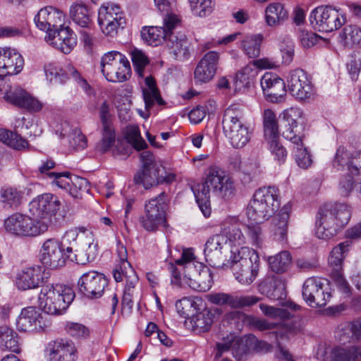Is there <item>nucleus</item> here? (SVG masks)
Masks as SVG:
<instances>
[{"mask_svg":"<svg viewBox=\"0 0 361 361\" xmlns=\"http://www.w3.org/2000/svg\"><path fill=\"white\" fill-rule=\"evenodd\" d=\"M65 16L53 6L41 8L35 16L36 26L47 32L45 41L61 52L69 54L76 45L75 35L69 27H62Z\"/></svg>","mask_w":361,"mask_h":361,"instance_id":"f257e3e1","label":"nucleus"},{"mask_svg":"<svg viewBox=\"0 0 361 361\" xmlns=\"http://www.w3.org/2000/svg\"><path fill=\"white\" fill-rule=\"evenodd\" d=\"M228 243L232 246H241L246 243V237L239 228L237 219L228 217L220 224L219 233L210 236L204 244V255L206 261L213 267L225 265Z\"/></svg>","mask_w":361,"mask_h":361,"instance_id":"f03ea898","label":"nucleus"},{"mask_svg":"<svg viewBox=\"0 0 361 361\" xmlns=\"http://www.w3.org/2000/svg\"><path fill=\"white\" fill-rule=\"evenodd\" d=\"M279 304L281 307L272 306V336H274L276 339L274 357L276 361H294L284 344L288 340L289 334H297L300 330V325L285 307L296 310L298 306L291 302Z\"/></svg>","mask_w":361,"mask_h":361,"instance_id":"7ed1b4c3","label":"nucleus"},{"mask_svg":"<svg viewBox=\"0 0 361 361\" xmlns=\"http://www.w3.org/2000/svg\"><path fill=\"white\" fill-rule=\"evenodd\" d=\"M351 216L352 209L347 204H324L317 216L316 236L324 240L332 238L349 223Z\"/></svg>","mask_w":361,"mask_h":361,"instance_id":"20e7f679","label":"nucleus"},{"mask_svg":"<svg viewBox=\"0 0 361 361\" xmlns=\"http://www.w3.org/2000/svg\"><path fill=\"white\" fill-rule=\"evenodd\" d=\"M60 243L68 259L78 264H84L94 260L98 253V245L92 237L79 236L76 229L66 231Z\"/></svg>","mask_w":361,"mask_h":361,"instance_id":"39448f33","label":"nucleus"},{"mask_svg":"<svg viewBox=\"0 0 361 361\" xmlns=\"http://www.w3.org/2000/svg\"><path fill=\"white\" fill-rule=\"evenodd\" d=\"M73 290L63 284L44 286L39 294L38 302L44 312L51 315L63 314L73 301Z\"/></svg>","mask_w":361,"mask_h":361,"instance_id":"423d86ee","label":"nucleus"},{"mask_svg":"<svg viewBox=\"0 0 361 361\" xmlns=\"http://www.w3.org/2000/svg\"><path fill=\"white\" fill-rule=\"evenodd\" d=\"M243 113L236 104L231 105L224 111L222 120L223 131L234 148H242L250 140L249 128L243 121Z\"/></svg>","mask_w":361,"mask_h":361,"instance_id":"0eeeda50","label":"nucleus"},{"mask_svg":"<svg viewBox=\"0 0 361 361\" xmlns=\"http://www.w3.org/2000/svg\"><path fill=\"white\" fill-rule=\"evenodd\" d=\"M310 21L314 30L331 32L338 30L346 23V15L341 8L321 6L311 11Z\"/></svg>","mask_w":361,"mask_h":361,"instance_id":"6e6552de","label":"nucleus"},{"mask_svg":"<svg viewBox=\"0 0 361 361\" xmlns=\"http://www.w3.org/2000/svg\"><path fill=\"white\" fill-rule=\"evenodd\" d=\"M200 190H212L216 195L228 197L234 194L235 187L231 176L216 166H210L206 173L205 181L197 186Z\"/></svg>","mask_w":361,"mask_h":361,"instance_id":"1a4fd4ad","label":"nucleus"},{"mask_svg":"<svg viewBox=\"0 0 361 361\" xmlns=\"http://www.w3.org/2000/svg\"><path fill=\"white\" fill-rule=\"evenodd\" d=\"M11 75L0 72V92L4 94V99L8 102L28 111H40L42 104L38 99L18 86L12 87L11 82L6 80V76Z\"/></svg>","mask_w":361,"mask_h":361,"instance_id":"9d476101","label":"nucleus"},{"mask_svg":"<svg viewBox=\"0 0 361 361\" xmlns=\"http://www.w3.org/2000/svg\"><path fill=\"white\" fill-rule=\"evenodd\" d=\"M61 207L58 197L51 193L37 196L29 204L30 212L37 218L38 224H46L45 232L51 224L52 217Z\"/></svg>","mask_w":361,"mask_h":361,"instance_id":"9b49d317","label":"nucleus"},{"mask_svg":"<svg viewBox=\"0 0 361 361\" xmlns=\"http://www.w3.org/2000/svg\"><path fill=\"white\" fill-rule=\"evenodd\" d=\"M126 23L125 14L118 5L105 3L99 8L98 24L104 35L115 36L118 29L123 28Z\"/></svg>","mask_w":361,"mask_h":361,"instance_id":"f8f14e48","label":"nucleus"},{"mask_svg":"<svg viewBox=\"0 0 361 361\" xmlns=\"http://www.w3.org/2000/svg\"><path fill=\"white\" fill-rule=\"evenodd\" d=\"M6 231L13 235L20 237H33L45 232L46 224H38L26 215L16 213L8 216L4 221Z\"/></svg>","mask_w":361,"mask_h":361,"instance_id":"ddd939ff","label":"nucleus"},{"mask_svg":"<svg viewBox=\"0 0 361 361\" xmlns=\"http://www.w3.org/2000/svg\"><path fill=\"white\" fill-rule=\"evenodd\" d=\"M44 71L47 79L50 82L63 84L71 78L87 95L93 94V89L87 80L72 65H68L65 70L61 69L55 63H49L44 66Z\"/></svg>","mask_w":361,"mask_h":361,"instance_id":"4468645a","label":"nucleus"},{"mask_svg":"<svg viewBox=\"0 0 361 361\" xmlns=\"http://www.w3.org/2000/svg\"><path fill=\"white\" fill-rule=\"evenodd\" d=\"M327 285V281L324 279L308 278L302 286L304 300L312 307H324L331 297Z\"/></svg>","mask_w":361,"mask_h":361,"instance_id":"2eb2a0df","label":"nucleus"},{"mask_svg":"<svg viewBox=\"0 0 361 361\" xmlns=\"http://www.w3.org/2000/svg\"><path fill=\"white\" fill-rule=\"evenodd\" d=\"M166 200L164 192L152 198L145 204V216L142 218V224L145 230L154 231L165 222Z\"/></svg>","mask_w":361,"mask_h":361,"instance_id":"dca6fc26","label":"nucleus"},{"mask_svg":"<svg viewBox=\"0 0 361 361\" xmlns=\"http://www.w3.org/2000/svg\"><path fill=\"white\" fill-rule=\"evenodd\" d=\"M107 286L108 280L106 276L96 271L84 273L78 281L79 292L90 299L101 298Z\"/></svg>","mask_w":361,"mask_h":361,"instance_id":"f3484780","label":"nucleus"},{"mask_svg":"<svg viewBox=\"0 0 361 361\" xmlns=\"http://www.w3.org/2000/svg\"><path fill=\"white\" fill-rule=\"evenodd\" d=\"M243 255L246 257L240 264L232 266L235 279L243 285H249L255 279L258 270L259 257L254 250H243Z\"/></svg>","mask_w":361,"mask_h":361,"instance_id":"a211bd4d","label":"nucleus"},{"mask_svg":"<svg viewBox=\"0 0 361 361\" xmlns=\"http://www.w3.org/2000/svg\"><path fill=\"white\" fill-rule=\"evenodd\" d=\"M270 187L257 190L253 200L247 207L246 214L248 219L256 224H261L269 219L268 202L271 199Z\"/></svg>","mask_w":361,"mask_h":361,"instance_id":"6ab92c4d","label":"nucleus"},{"mask_svg":"<svg viewBox=\"0 0 361 361\" xmlns=\"http://www.w3.org/2000/svg\"><path fill=\"white\" fill-rule=\"evenodd\" d=\"M40 256L42 263L50 269L63 267L68 259L62 249L60 241L54 238L47 239L44 242Z\"/></svg>","mask_w":361,"mask_h":361,"instance_id":"aec40b11","label":"nucleus"},{"mask_svg":"<svg viewBox=\"0 0 361 361\" xmlns=\"http://www.w3.org/2000/svg\"><path fill=\"white\" fill-rule=\"evenodd\" d=\"M219 54L214 51L206 53L197 64L194 71L196 84L207 83L212 80L216 73Z\"/></svg>","mask_w":361,"mask_h":361,"instance_id":"412c9836","label":"nucleus"},{"mask_svg":"<svg viewBox=\"0 0 361 361\" xmlns=\"http://www.w3.org/2000/svg\"><path fill=\"white\" fill-rule=\"evenodd\" d=\"M288 86L290 94L297 99L304 100L312 94V86L307 73L300 68L290 72Z\"/></svg>","mask_w":361,"mask_h":361,"instance_id":"4be33fe9","label":"nucleus"},{"mask_svg":"<svg viewBox=\"0 0 361 361\" xmlns=\"http://www.w3.org/2000/svg\"><path fill=\"white\" fill-rule=\"evenodd\" d=\"M46 353L49 361H76L78 357L75 344L63 339L49 342L46 346Z\"/></svg>","mask_w":361,"mask_h":361,"instance_id":"5701e85b","label":"nucleus"},{"mask_svg":"<svg viewBox=\"0 0 361 361\" xmlns=\"http://www.w3.org/2000/svg\"><path fill=\"white\" fill-rule=\"evenodd\" d=\"M116 253L118 258V264L116 265L113 272L115 281L116 282H121L123 280H128L130 286L137 283L138 278L128 261L126 247L123 245L118 243Z\"/></svg>","mask_w":361,"mask_h":361,"instance_id":"b1692460","label":"nucleus"},{"mask_svg":"<svg viewBox=\"0 0 361 361\" xmlns=\"http://www.w3.org/2000/svg\"><path fill=\"white\" fill-rule=\"evenodd\" d=\"M208 300L214 305H228L231 308H243L256 304L259 298L254 295L238 296L226 293H214L208 295Z\"/></svg>","mask_w":361,"mask_h":361,"instance_id":"393cba45","label":"nucleus"},{"mask_svg":"<svg viewBox=\"0 0 361 361\" xmlns=\"http://www.w3.org/2000/svg\"><path fill=\"white\" fill-rule=\"evenodd\" d=\"M291 209L290 202L284 204L283 207L272 215V238L279 243L286 242L288 221Z\"/></svg>","mask_w":361,"mask_h":361,"instance_id":"a878e982","label":"nucleus"},{"mask_svg":"<svg viewBox=\"0 0 361 361\" xmlns=\"http://www.w3.org/2000/svg\"><path fill=\"white\" fill-rule=\"evenodd\" d=\"M23 65L22 56L15 49L0 47V72L16 75L22 71Z\"/></svg>","mask_w":361,"mask_h":361,"instance_id":"bb28decb","label":"nucleus"},{"mask_svg":"<svg viewBox=\"0 0 361 361\" xmlns=\"http://www.w3.org/2000/svg\"><path fill=\"white\" fill-rule=\"evenodd\" d=\"M43 318L39 310L27 307L21 310L16 320V326L21 331H34L42 329Z\"/></svg>","mask_w":361,"mask_h":361,"instance_id":"cd10ccee","label":"nucleus"},{"mask_svg":"<svg viewBox=\"0 0 361 361\" xmlns=\"http://www.w3.org/2000/svg\"><path fill=\"white\" fill-rule=\"evenodd\" d=\"M42 281L40 267H30L18 271L15 278L18 289L26 290L37 288Z\"/></svg>","mask_w":361,"mask_h":361,"instance_id":"c85d7f7f","label":"nucleus"},{"mask_svg":"<svg viewBox=\"0 0 361 361\" xmlns=\"http://www.w3.org/2000/svg\"><path fill=\"white\" fill-rule=\"evenodd\" d=\"M272 118L276 121L278 126V133L279 130V123H284L285 126H288V128L286 132H283V136L284 135H296L294 133V128L298 126V124H304L305 121V117L303 111L298 107L292 106L283 111V112L279 116L278 119L275 118V115L272 112Z\"/></svg>","mask_w":361,"mask_h":361,"instance_id":"c756f323","label":"nucleus"},{"mask_svg":"<svg viewBox=\"0 0 361 361\" xmlns=\"http://www.w3.org/2000/svg\"><path fill=\"white\" fill-rule=\"evenodd\" d=\"M169 51L176 60L185 61L190 54V43L184 35L177 36L175 35H169L166 41Z\"/></svg>","mask_w":361,"mask_h":361,"instance_id":"7c9ffc66","label":"nucleus"},{"mask_svg":"<svg viewBox=\"0 0 361 361\" xmlns=\"http://www.w3.org/2000/svg\"><path fill=\"white\" fill-rule=\"evenodd\" d=\"M284 137L289 140L293 145V154L297 165L303 169L311 166L312 159L311 154L308 152L302 143V136L298 135H284Z\"/></svg>","mask_w":361,"mask_h":361,"instance_id":"2f4dec72","label":"nucleus"},{"mask_svg":"<svg viewBox=\"0 0 361 361\" xmlns=\"http://www.w3.org/2000/svg\"><path fill=\"white\" fill-rule=\"evenodd\" d=\"M60 137L63 139V144L68 142L69 148L74 150H82L87 145V138L81 130L77 128H72L67 123L63 127Z\"/></svg>","mask_w":361,"mask_h":361,"instance_id":"473e14b6","label":"nucleus"},{"mask_svg":"<svg viewBox=\"0 0 361 361\" xmlns=\"http://www.w3.org/2000/svg\"><path fill=\"white\" fill-rule=\"evenodd\" d=\"M124 61H120L116 66L108 67L103 74L106 79L113 82H122L128 80L131 75V68L129 61L126 57Z\"/></svg>","mask_w":361,"mask_h":361,"instance_id":"72a5a7b5","label":"nucleus"},{"mask_svg":"<svg viewBox=\"0 0 361 361\" xmlns=\"http://www.w3.org/2000/svg\"><path fill=\"white\" fill-rule=\"evenodd\" d=\"M24 199V192L16 187H5L0 190V202L4 208H18Z\"/></svg>","mask_w":361,"mask_h":361,"instance_id":"f704fd0d","label":"nucleus"},{"mask_svg":"<svg viewBox=\"0 0 361 361\" xmlns=\"http://www.w3.org/2000/svg\"><path fill=\"white\" fill-rule=\"evenodd\" d=\"M160 168L159 166H151L142 168L134 177L136 184H142L146 189L154 185L160 184L162 178L159 176Z\"/></svg>","mask_w":361,"mask_h":361,"instance_id":"c9c22d12","label":"nucleus"},{"mask_svg":"<svg viewBox=\"0 0 361 361\" xmlns=\"http://www.w3.org/2000/svg\"><path fill=\"white\" fill-rule=\"evenodd\" d=\"M145 81L147 87L142 90V94L146 110L149 111L155 103H157L159 105H163L164 102L156 86L154 79L149 75L145 78Z\"/></svg>","mask_w":361,"mask_h":361,"instance_id":"e433bc0d","label":"nucleus"},{"mask_svg":"<svg viewBox=\"0 0 361 361\" xmlns=\"http://www.w3.org/2000/svg\"><path fill=\"white\" fill-rule=\"evenodd\" d=\"M263 39L264 36L262 34L246 35L241 40L240 48L249 58H257L259 56Z\"/></svg>","mask_w":361,"mask_h":361,"instance_id":"4c0bfd02","label":"nucleus"},{"mask_svg":"<svg viewBox=\"0 0 361 361\" xmlns=\"http://www.w3.org/2000/svg\"><path fill=\"white\" fill-rule=\"evenodd\" d=\"M256 341V337L249 335L244 337H236L233 335L232 353L237 360L243 358V355L252 350V347Z\"/></svg>","mask_w":361,"mask_h":361,"instance_id":"58836bf2","label":"nucleus"},{"mask_svg":"<svg viewBox=\"0 0 361 361\" xmlns=\"http://www.w3.org/2000/svg\"><path fill=\"white\" fill-rule=\"evenodd\" d=\"M331 355L332 361H361V345L336 347Z\"/></svg>","mask_w":361,"mask_h":361,"instance_id":"ea45409f","label":"nucleus"},{"mask_svg":"<svg viewBox=\"0 0 361 361\" xmlns=\"http://www.w3.org/2000/svg\"><path fill=\"white\" fill-rule=\"evenodd\" d=\"M70 17L82 27H87L90 23V10L82 1H78L71 5L69 11Z\"/></svg>","mask_w":361,"mask_h":361,"instance_id":"a19ab883","label":"nucleus"},{"mask_svg":"<svg viewBox=\"0 0 361 361\" xmlns=\"http://www.w3.org/2000/svg\"><path fill=\"white\" fill-rule=\"evenodd\" d=\"M0 346L2 350L19 353L20 350L16 333L8 326L0 328Z\"/></svg>","mask_w":361,"mask_h":361,"instance_id":"79ce46f5","label":"nucleus"},{"mask_svg":"<svg viewBox=\"0 0 361 361\" xmlns=\"http://www.w3.org/2000/svg\"><path fill=\"white\" fill-rule=\"evenodd\" d=\"M339 37L345 47H361V27L356 25H346L339 34Z\"/></svg>","mask_w":361,"mask_h":361,"instance_id":"37998d69","label":"nucleus"},{"mask_svg":"<svg viewBox=\"0 0 361 361\" xmlns=\"http://www.w3.org/2000/svg\"><path fill=\"white\" fill-rule=\"evenodd\" d=\"M142 39L152 46H158L163 41H167L168 37L165 30L160 26H151L143 28L141 32Z\"/></svg>","mask_w":361,"mask_h":361,"instance_id":"c03bdc74","label":"nucleus"},{"mask_svg":"<svg viewBox=\"0 0 361 361\" xmlns=\"http://www.w3.org/2000/svg\"><path fill=\"white\" fill-rule=\"evenodd\" d=\"M213 314L209 311L198 312L190 319L192 329L199 334L208 331L213 324Z\"/></svg>","mask_w":361,"mask_h":361,"instance_id":"a18cd8bd","label":"nucleus"},{"mask_svg":"<svg viewBox=\"0 0 361 361\" xmlns=\"http://www.w3.org/2000/svg\"><path fill=\"white\" fill-rule=\"evenodd\" d=\"M350 243L348 241L341 243L334 247L329 257V264L334 270V272H339L342 268L343 260L345 253L348 250Z\"/></svg>","mask_w":361,"mask_h":361,"instance_id":"49530a36","label":"nucleus"},{"mask_svg":"<svg viewBox=\"0 0 361 361\" xmlns=\"http://www.w3.org/2000/svg\"><path fill=\"white\" fill-rule=\"evenodd\" d=\"M278 133V126L272 118V158L274 161L281 166L284 164L287 158L286 148L276 139Z\"/></svg>","mask_w":361,"mask_h":361,"instance_id":"de8ad7c7","label":"nucleus"},{"mask_svg":"<svg viewBox=\"0 0 361 361\" xmlns=\"http://www.w3.org/2000/svg\"><path fill=\"white\" fill-rule=\"evenodd\" d=\"M200 301L198 298L184 297L176 301V309L178 314L183 318H187L190 313H192L197 309V302Z\"/></svg>","mask_w":361,"mask_h":361,"instance_id":"09e8293b","label":"nucleus"},{"mask_svg":"<svg viewBox=\"0 0 361 361\" xmlns=\"http://www.w3.org/2000/svg\"><path fill=\"white\" fill-rule=\"evenodd\" d=\"M130 55L136 73L139 77L143 78L145 68L149 63L148 57L142 50L136 48L132 49Z\"/></svg>","mask_w":361,"mask_h":361,"instance_id":"8fccbe9b","label":"nucleus"},{"mask_svg":"<svg viewBox=\"0 0 361 361\" xmlns=\"http://www.w3.org/2000/svg\"><path fill=\"white\" fill-rule=\"evenodd\" d=\"M125 136L128 142L137 150L143 149L147 147V143L141 137L137 126H128L126 129Z\"/></svg>","mask_w":361,"mask_h":361,"instance_id":"3c124183","label":"nucleus"},{"mask_svg":"<svg viewBox=\"0 0 361 361\" xmlns=\"http://www.w3.org/2000/svg\"><path fill=\"white\" fill-rule=\"evenodd\" d=\"M193 13L199 17H205L212 13L214 0H189Z\"/></svg>","mask_w":361,"mask_h":361,"instance_id":"603ef678","label":"nucleus"},{"mask_svg":"<svg viewBox=\"0 0 361 361\" xmlns=\"http://www.w3.org/2000/svg\"><path fill=\"white\" fill-rule=\"evenodd\" d=\"M292 263V257L288 251H281L274 257L272 271L283 273L286 271Z\"/></svg>","mask_w":361,"mask_h":361,"instance_id":"864d4df0","label":"nucleus"},{"mask_svg":"<svg viewBox=\"0 0 361 361\" xmlns=\"http://www.w3.org/2000/svg\"><path fill=\"white\" fill-rule=\"evenodd\" d=\"M287 96L286 86L280 77L272 75V103H282Z\"/></svg>","mask_w":361,"mask_h":361,"instance_id":"5fc2aeb1","label":"nucleus"},{"mask_svg":"<svg viewBox=\"0 0 361 361\" xmlns=\"http://www.w3.org/2000/svg\"><path fill=\"white\" fill-rule=\"evenodd\" d=\"M352 154L353 152H349L345 147L340 146L335 154L333 166L338 170L345 168L348 171Z\"/></svg>","mask_w":361,"mask_h":361,"instance_id":"6e6d98bb","label":"nucleus"},{"mask_svg":"<svg viewBox=\"0 0 361 361\" xmlns=\"http://www.w3.org/2000/svg\"><path fill=\"white\" fill-rule=\"evenodd\" d=\"M102 140L97 144V149L104 153L107 152L115 142V133L111 126H103Z\"/></svg>","mask_w":361,"mask_h":361,"instance_id":"4d7b16f0","label":"nucleus"},{"mask_svg":"<svg viewBox=\"0 0 361 361\" xmlns=\"http://www.w3.org/2000/svg\"><path fill=\"white\" fill-rule=\"evenodd\" d=\"M194 195L196 201L199 204V207L205 217H208L211 214V207L209 203L210 195L207 189L200 190L197 188L194 190Z\"/></svg>","mask_w":361,"mask_h":361,"instance_id":"13d9d810","label":"nucleus"},{"mask_svg":"<svg viewBox=\"0 0 361 361\" xmlns=\"http://www.w3.org/2000/svg\"><path fill=\"white\" fill-rule=\"evenodd\" d=\"M70 176L71 173L68 171L56 172L50 173V178L52 179L51 183L53 185L66 190H71L73 180Z\"/></svg>","mask_w":361,"mask_h":361,"instance_id":"bf43d9fd","label":"nucleus"},{"mask_svg":"<svg viewBox=\"0 0 361 361\" xmlns=\"http://www.w3.org/2000/svg\"><path fill=\"white\" fill-rule=\"evenodd\" d=\"M124 57L126 56L123 54L116 51H111L106 53L101 59V68L102 73L109 69L108 67L116 66V64L120 61H124Z\"/></svg>","mask_w":361,"mask_h":361,"instance_id":"052dcab7","label":"nucleus"},{"mask_svg":"<svg viewBox=\"0 0 361 361\" xmlns=\"http://www.w3.org/2000/svg\"><path fill=\"white\" fill-rule=\"evenodd\" d=\"M68 334L75 338H86L90 335V329L82 324L68 322L66 325Z\"/></svg>","mask_w":361,"mask_h":361,"instance_id":"680f3d73","label":"nucleus"},{"mask_svg":"<svg viewBox=\"0 0 361 361\" xmlns=\"http://www.w3.org/2000/svg\"><path fill=\"white\" fill-rule=\"evenodd\" d=\"M272 301L282 300L286 297V281L281 276H272Z\"/></svg>","mask_w":361,"mask_h":361,"instance_id":"e2e57ef3","label":"nucleus"},{"mask_svg":"<svg viewBox=\"0 0 361 361\" xmlns=\"http://www.w3.org/2000/svg\"><path fill=\"white\" fill-rule=\"evenodd\" d=\"M288 19V11L281 3H272V25H279Z\"/></svg>","mask_w":361,"mask_h":361,"instance_id":"0e129e2a","label":"nucleus"},{"mask_svg":"<svg viewBox=\"0 0 361 361\" xmlns=\"http://www.w3.org/2000/svg\"><path fill=\"white\" fill-rule=\"evenodd\" d=\"M259 224L250 221L249 224L245 226V231L247 238L255 245H259L262 242V233Z\"/></svg>","mask_w":361,"mask_h":361,"instance_id":"69168bd1","label":"nucleus"},{"mask_svg":"<svg viewBox=\"0 0 361 361\" xmlns=\"http://www.w3.org/2000/svg\"><path fill=\"white\" fill-rule=\"evenodd\" d=\"M188 286L191 289L200 291V292H205L209 290V282H199L197 281V274H195L192 276V278L190 276H188L185 275L183 277V284L182 286Z\"/></svg>","mask_w":361,"mask_h":361,"instance_id":"338daca9","label":"nucleus"},{"mask_svg":"<svg viewBox=\"0 0 361 361\" xmlns=\"http://www.w3.org/2000/svg\"><path fill=\"white\" fill-rule=\"evenodd\" d=\"M347 69L353 80H357L361 70V54H351L350 61L347 63Z\"/></svg>","mask_w":361,"mask_h":361,"instance_id":"774afa93","label":"nucleus"}]
</instances>
